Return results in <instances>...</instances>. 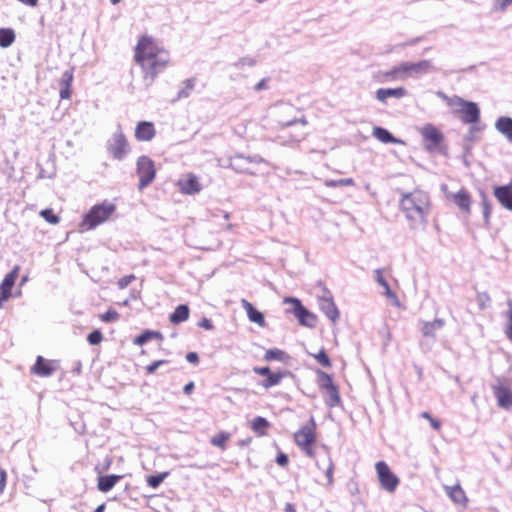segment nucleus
<instances>
[{
    "mask_svg": "<svg viewBox=\"0 0 512 512\" xmlns=\"http://www.w3.org/2000/svg\"><path fill=\"white\" fill-rule=\"evenodd\" d=\"M284 303H292L294 305L293 313L299 320L300 324L307 327H315L317 319L314 314L308 311L298 300L293 297L284 298Z\"/></svg>",
    "mask_w": 512,
    "mask_h": 512,
    "instance_id": "nucleus-10",
    "label": "nucleus"
},
{
    "mask_svg": "<svg viewBox=\"0 0 512 512\" xmlns=\"http://www.w3.org/2000/svg\"><path fill=\"white\" fill-rule=\"evenodd\" d=\"M39 215L45 219L48 223L52 225H56L60 222V217L57 216L51 208L43 209L40 211Z\"/></svg>",
    "mask_w": 512,
    "mask_h": 512,
    "instance_id": "nucleus-38",
    "label": "nucleus"
},
{
    "mask_svg": "<svg viewBox=\"0 0 512 512\" xmlns=\"http://www.w3.org/2000/svg\"><path fill=\"white\" fill-rule=\"evenodd\" d=\"M199 326L204 328V329H207V330H210V329L213 328L211 321L209 319H207V318H203L199 322Z\"/></svg>",
    "mask_w": 512,
    "mask_h": 512,
    "instance_id": "nucleus-58",
    "label": "nucleus"
},
{
    "mask_svg": "<svg viewBox=\"0 0 512 512\" xmlns=\"http://www.w3.org/2000/svg\"><path fill=\"white\" fill-rule=\"evenodd\" d=\"M324 185L326 187H342L343 186V179L338 180H325Z\"/></svg>",
    "mask_w": 512,
    "mask_h": 512,
    "instance_id": "nucleus-54",
    "label": "nucleus"
},
{
    "mask_svg": "<svg viewBox=\"0 0 512 512\" xmlns=\"http://www.w3.org/2000/svg\"><path fill=\"white\" fill-rule=\"evenodd\" d=\"M482 206H483L484 217L486 219H488L489 215L491 213V207H490L489 203L487 202V199L485 198V196H483V199H482Z\"/></svg>",
    "mask_w": 512,
    "mask_h": 512,
    "instance_id": "nucleus-53",
    "label": "nucleus"
},
{
    "mask_svg": "<svg viewBox=\"0 0 512 512\" xmlns=\"http://www.w3.org/2000/svg\"><path fill=\"white\" fill-rule=\"evenodd\" d=\"M179 191L184 195H194L202 190L198 176L194 173H185L176 182Z\"/></svg>",
    "mask_w": 512,
    "mask_h": 512,
    "instance_id": "nucleus-11",
    "label": "nucleus"
},
{
    "mask_svg": "<svg viewBox=\"0 0 512 512\" xmlns=\"http://www.w3.org/2000/svg\"><path fill=\"white\" fill-rule=\"evenodd\" d=\"M314 357L322 366H324V367L331 366V362L323 350H321L319 353L315 354Z\"/></svg>",
    "mask_w": 512,
    "mask_h": 512,
    "instance_id": "nucleus-45",
    "label": "nucleus"
},
{
    "mask_svg": "<svg viewBox=\"0 0 512 512\" xmlns=\"http://www.w3.org/2000/svg\"><path fill=\"white\" fill-rule=\"evenodd\" d=\"M134 62L140 67L146 86L152 85L171 63L169 51L151 35H141L134 47Z\"/></svg>",
    "mask_w": 512,
    "mask_h": 512,
    "instance_id": "nucleus-1",
    "label": "nucleus"
},
{
    "mask_svg": "<svg viewBox=\"0 0 512 512\" xmlns=\"http://www.w3.org/2000/svg\"><path fill=\"white\" fill-rule=\"evenodd\" d=\"M316 465L319 469L324 471L328 480V485L331 486L333 484L334 464L330 456L327 454L325 459L322 461H317Z\"/></svg>",
    "mask_w": 512,
    "mask_h": 512,
    "instance_id": "nucleus-31",
    "label": "nucleus"
},
{
    "mask_svg": "<svg viewBox=\"0 0 512 512\" xmlns=\"http://www.w3.org/2000/svg\"><path fill=\"white\" fill-rule=\"evenodd\" d=\"M115 211L116 205L109 201H104L100 204L94 205L84 215L80 227L85 231L92 230L107 221Z\"/></svg>",
    "mask_w": 512,
    "mask_h": 512,
    "instance_id": "nucleus-4",
    "label": "nucleus"
},
{
    "mask_svg": "<svg viewBox=\"0 0 512 512\" xmlns=\"http://www.w3.org/2000/svg\"><path fill=\"white\" fill-rule=\"evenodd\" d=\"M190 310L185 304L178 305L174 312L170 314L169 320L172 324H179L189 318Z\"/></svg>",
    "mask_w": 512,
    "mask_h": 512,
    "instance_id": "nucleus-29",
    "label": "nucleus"
},
{
    "mask_svg": "<svg viewBox=\"0 0 512 512\" xmlns=\"http://www.w3.org/2000/svg\"><path fill=\"white\" fill-rule=\"evenodd\" d=\"M509 309L506 311L505 316L507 317L508 323L504 328L506 337L512 342V303H508Z\"/></svg>",
    "mask_w": 512,
    "mask_h": 512,
    "instance_id": "nucleus-40",
    "label": "nucleus"
},
{
    "mask_svg": "<svg viewBox=\"0 0 512 512\" xmlns=\"http://www.w3.org/2000/svg\"><path fill=\"white\" fill-rule=\"evenodd\" d=\"M267 162L260 157H243L241 155L230 159V166L238 172L250 174L263 173L258 166H267Z\"/></svg>",
    "mask_w": 512,
    "mask_h": 512,
    "instance_id": "nucleus-7",
    "label": "nucleus"
},
{
    "mask_svg": "<svg viewBox=\"0 0 512 512\" xmlns=\"http://www.w3.org/2000/svg\"><path fill=\"white\" fill-rule=\"evenodd\" d=\"M407 90L404 87L397 88H380L376 91V98L382 103H386L389 97L403 98L407 95Z\"/></svg>",
    "mask_w": 512,
    "mask_h": 512,
    "instance_id": "nucleus-21",
    "label": "nucleus"
},
{
    "mask_svg": "<svg viewBox=\"0 0 512 512\" xmlns=\"http://www.w3.org/2000/svg\"><path fill=\"white\" fill-rule=\"evenodd\" d=\"M18 1L26 6H29V7H36L39 2V0H18Z\"/></svg>",
    "mask_w": 512,
    "mask_h": 512,
    "instance_id": "nucleus-60",
    "label": "nucleus"
},
{
    "mask_svg": "<svg viewBox=\"0 0 512 512\" xmlns=\"http://www.w3.org/2000/svg\"><path fill=\"white\" fill-rule=\"evenodd\" d=\"M493 392L500 407L509 410L512 408V391L502 384L494 385Z\"/></svg>",
    "mask_w": 512,
    "mask_h": 512,
    "instance_id": "nucleus-18",
    "label": "nucleus"
},
{
    "mask_svg": "<svg viewBox=\"0 0 512 512\" xmlns=\"http://www.w3.org/2000/svg\"><path fill=\"white\" fill-rule=\"evenodd\" d=\"M162 338V334L158 331L145 330L133 340V343L137 346H142L151 339L161 340Z\"/></svg>",
    "mask_w": 512,
    "mask_h": 512,
    "instance_id": "nucleus-32",
    "label": "nucleus"
},
{
    "mask_svg": "<svg viewBox=\"0 0 512 512\" xmlns=\"http://www.w3.org/2000/svg\"><path fill=\"white\" fill-rule=\"evenodd\" d=\"M186 360L189 363L197 365L199 363V356L196 352H188L186 354Z\"/></svg>",
    "mask_w": 512,
    "mask_h": 512,
    "instance_id": "nucleus-52",
    "label": "nucleus"
},
{
    "mask_svg": "<svg viewBox=\"0 0 512 512\" xmlns=\"http://www.w3.org/2000/svg\"><path fill=\"white\" fill-rule=\"evenodd\" d=\"M318 375L320 378L319 386L321 389L327 391V390L335 387V385L333 384L332 378L328 374L320 371L318 373Z\"/></svg>",
    "mask_w": 512,
    "mask_h": 512,
    "instance_id": "nucleus-39",
    "label": "nucleus"
},
{
    "mask_svg": "<svg viewBox=\"0 0 512 512\" xmlns=\"http://www.w3.org/2000/svg\"><path fill=\"white\" fill-rule=\"evenodd\" d=\"M436 69L431 61L402 62L384 73L387 81H405L434 72Z\"/></svg>",
    "mask_w": 512,
    "mask_h": 512,
    "instance_id": "nucleus-3",
    "label": "nucleus"
},
{
    "mask_svg": "<svg viewBox=\"0 0 512 512\" xmlns=\"http://www.w3.org/2000/svg\"><path fill=\"white\" fill-rule=\"evenodd\" d=\"M438 96H440L446 102V104L452 109V112L456 115L459 114L461 109L468 102L459 96L448 97L442 92H438Z\"/></svg>",
    "mask_w": 512,
    "mask_h": 512,
    "instance_id": "nucleus-28",
    "label": "nucleus"
},
{
    "mask_svg": "<svg viewBox=\"0 0 512 512\" xmlns=\"http://www.w3.org/2000/svg\"><path fill=\"white\" fill-rule=\"evenodd\" d=\"M376 274H377V277H376V280L377 282L383 287H387L389 286L387 281L384 279V277L382 276L381 272L379 270L376 271Z\"/></svg>",
    "mask_w": 512,
    "mask_h": 512,
    "instance_id": "nucleus-59",
    "label": "nucleus"
},
{
    "mask_svg": "<svg viewBox=\"0 0 512 512\" xmlns=\"http://www.w3.org/2000/svg\"><path fill=\"white\" fill-rule=\"evenodd\" d=\"M15 40V33L11 28H0V47H9Z\"/></svg>",
    "mask_w": 512,
    "mask_h": 512,
    "instance_id": "nucleus-33",
    "label": "nucleus"
},
{
    "mask_svg": "<svg viewBox=\"0 0 512 512\" xmlns=\"http://www.w3.org/2000/svg\"><path fill=\"white\" fill-rule=\"evenodd\" d=\"M284 510L285 512H296L294 505L291 503H286Z\"/></svg>",
    "mask_w": 512,
    "mask_h": 512,
    "instance_id": "nucleus-63",
    "label": "nucleus"
},
{
    "mask_svg": "<svg viewBox=\"0 0 512 512\" xmlns=\"http://www.w3.org/2000/svg\"><path fill=\"white\" fill-rule=\"evenodd\" d=\"M355 182L352 178H344L343 186H354Z\"/></svg>",
    "mask_w": 512,
    "mask_h": 512,
    "instance_id": "nucleus-64",
    "label": "nucleus"
},
{
    "mask_svg": "<svg viewBox=\"0 0 512 512\" xmlns=\"http://www.w3.org/2000/svg\"><path fill=\"white\" fill-rule=\"evenodd\" d=\"M477 301H478V304H479V307L481 309H485L486 307L489 306V303H490V297L487 293H479L477 295Z\"/></svg>",
    "mask_w": 512,
    "mask_h": 512,
    "instance_id": "nucleus-47",
    "label": "nucleus"
},
{
    "mask_svg": "<svg viewBox=\"0 0 512 512\" xmlns=\"http://www.w3.org/2000/svg\"><path fill=\"white\" fill-rule=\"evenodd\" d=\"M243 309L246 311L247 317L250 322L255 323L261 328L266 327V321L263 313L258 311L250 302L245 299L241 300Z\"/></svg>",
    "mask_w": 512,
    "mask_h": 512,
    "instance_id": "nucleus-19",
    "label": "nucleus"
},
{
    "mask_svg": "<svg viewBox=\"0 0 512 512\" xmlns=\"http://www.w3.org/2000/svg\"><path fill=\"white\" fill-rule=\"evenodd\" d=\"M325 403L329 407H335L340 403V396L336 387L326 391Z\"/></svg>",
    "mask_w": 512,
    "mask_h": 512,
    "instance_id": "nucleus-37",
    "label": "nucleus"
},
{
    "mask_svg": "<svg viewBox=\"0 0 512 512\" xmlns=\"http://www.w3.org/2000/svg\"><path fill=\"white\" fill-rule=\"evenodd\" d=\"M458 116L465 124H475L480 120V109L477 103L468 101L461 109Z\"/></svg>",
    "mask_w": 512,
    "mask_h": 512,
    "instance_id": "nucleus-16",
    "label": "nucleus"
},
{
    "mask_svg": "<svg viewBox=\"0 0 512 512\" xmlns=\"http://www.w3.org/2000/svg\"><path fill=\"white\" fill-rule=\"evenodd\" d=\"M511 5L512 0H494V8L497 11H505Z\"/></svg>",
    "mask_w": 512,
    "mask_h": 512,
    "instance_id": "nucleus-48",
    "label": "nucleus"
},
{
    "mask_svg": "<svg viewBox=\"0 0 512 512\" xmlns=\"http://www.w3.org/2000/svg\"><path fill=\"white\" fill-rule=\"evenodd\" d=\"M399 205L412 229L427 224L431 202L426 192L414 190L410 193H404L402 194Z\"/></svg>",
    "mask_w": 512,
    "mask_h": 512,
    "instance_id": "nucleus-2",
    "label": "nucleus"
},
{
    "mask_svg": "<svg viewBox=\"0 0 512 512\" xmlns=\"http://www.w3.org/2000/svg\"><path fill=\"white\" fill-rule=\"evenodd\" d=\"M375 469L382 489L390 493L394 492L399 484V478L383 461L377 462Z\"/></svg>",
    "mask_w": 512,
    "mask_h": 512,
    "instance_id": "nucleus-9",
    "label": "nucleus"
},
{
    "mask_svg": "<svg viewBox=\"0 0 512 512\" xmlns=\"http://www.w3.org/2000/svg\"><path fill=\"white\" fill-rule=\"evenodd\" d=\"M384 289H385V295H386L389 299L393 300V303H394L396 306H398V305H399V300H398V297L396 296V294H395L394 292H392V291H391V289H390V287H389V286L385 287Z\"/></svg>",
    "mask_w": 512,
    "mask_h": 512,
    "instance_id": "nucleus-51",
    "label": "nucleus"
},
{
    "mask_svg": "<svg viewBox=\"0 0 512 512\" xmlns=\"http://www.w3.org/2000/svg\"><path fill=\"white\" fill-rule=\"evenodd\" d=\"M429 422H430V425L432 426L433 429L439 430L441 428V422L439 420H437V419L432 417L429 420Z\"/></svg>",
    "mask_w": 512,
    "mask_h": 512,
    "instance_id": "nucleus-61",
    "label": "nucleus"
},
{
    "mask_svg": "<svg viewBox=\"0 0 512 512\" xmlns=\"http://www.w3.org/2000/svg\"><path fill=\"white\" fill-rule=\"evenodd\" d=\"M168 363H169V361L166 359L153 361L152 363H150L149 365H147L145 367V374L152 375L156 372L157 368H159L162 365L168 364Z\"/></svg>",
    "mask_w": 512,
    "mask_h": 512,
    "instance_id": "nucleus-43",
    "label": "nucleus"
},
{
    "mask_svg": "<svg viewBox=\"0 0 512 512\" xmlns=\"http://www.w3.org/2000/svg\"><path fill=\"white\" fill-rule=\"evenodd\" d=\"M444 489L447 493V495L450 497V499L457 505L466 507L468 498L464 492V490L461 488L460 484H456L453 486H444Z\"/></svg>",
    "mask_w": 512,
    "mask_h": 512,
    "instance_id": "nucleus-22",
    "label": "nucleus"
},
{
    "mask_svg": "<svg viewBox=\"0 0 512 512\" xmlns=\"http://www.w3.org/2000/svg\"><path fill=\"white\" fill-rule=\"evenodd\" d=\"M7 482V473L5 469L0 468V495L4 492Z\"/></svg>",
    "mask_w": 512,
    "mask_h": 512,
    "instance_id": "nucleus-50",
    "label": "nucleus"
},
{
    "mask_svg": "<svg viewBox=\"0 0 512 512\" xmlns=\"http://www.w3.org/2000/svg\"><path fill=\"white\" fill-rule=\"evenodd\" d=\"M316 424L313 418H310L309 422L302 426L297 432L294 433V441L296 445L305 452L308 457L314 456L312 444L316 439Z\"/></svg>",
    "mask_w": 512,
    "mask_h": 512,
    "instance_id": "nucleus-5",
    "label": "nucleus"
},
{
    "mask_svg": "<svg viewBox=\"0 0 512 512\" xmlns=\"http://www.w3.org/2000/svg\"><path fill=\"white\" fill-rule=\"evenodd\" d=\"M420 325L422 335L427 339V344L430 347L435 341L437 331L444 327L445 321L436 318L433 321H421Z\"/></svg>",
    "mask_w": 512,
    "mask_h": 512,
    "instance_id": "nucleus-14",
    "label": "nucleus"
},
{
    "mask_svg": "<svg viewBox=\"0 0 512 512\" xmlns=\"http://www.w3.org/2000/svg\"><path fill=\"white\" fill-rule=\"evenodd\" d=\"M211 442L218 447H223L224 446V434L220 433L217 436L213 437Z\"/></svg>",
    "mask_w": 512,
    "mask_h": 512,
    "instance_id": "nucleus-55",
    "label": "nucleus"
},
{
    "mask_svg": "<svg viewBox=\"0 0 512 512\" xmlns=\"http://www.w3.org/2000/svg\"><path fill=\"white\" fill-rule=\"evenodd\" d=\"M133 280H135V276L134 275H127V276H124L122 277L121 279H119L118 281V286L120 288H125L126 286H128Z\"/></svg>",
    "mask_w": 512,
    "mask_h": 512,
    "instance_id": "nucleus-49",
    "label": "nucleus"
},
{
    "mask_svg": "<svg viewBox=\"0 0 512 512\" xmlns=\"http://www.w3.org/2000/svg\"><path fill=\"white\" fill-rule=\"evenodd\" d=\"M73 69L67 70L63 73L60 81V98L61 99H70L72 95V82H73Z\"/></svg>",
    "mask_w": 512,
    "mask_h": 512,
    "instance_id": "nucleus-23",
    "label": "nucleus"
},
{
    "mask_svg": "<svg viewBox=\"0 0 512 512\" xmlns=\"http://www.w3.org/2000/svg\"><path fill=\"white\" fill-rule=\"evenodd\" d=\"M122 478L121 475H104L98 477L97 488L99 491L106 493L110 491Z\"/></svg>",
    "mask_w": 512,
    "mask_h": 512,
    "instance_id": "nucleus-26",
    "label": "nucleus"
},
{
    "mask_svg": "<svg viewBox=\"0 0 512 512\" xmlns=\"http://www.w3.org/2000/svg\"><path fill=\"white\" fill-rule=\"evenodd\" d=\"M156 135V129L152 122L150 121H140L137 123L134 136L137 141L140 142H149Z\"/></svg>",
    "mask_w": 512,
    "mask_h": 512,
    "instance_id": "nucleus-15",
    "label": "nucleus"
},
{
    "mask_svg": "<svg viewBox=\"0 0 512 512\" xmlns=\"http://www.w3.org/2000/svg\"><path fill=\"white\" fill-rule=\"evenodd\" d=\"M194 389V383L193 382H189L188 384H186L183 388V391L184 393L186 394H191L192 390Z\"/></svg>",
    "mask_w": 512,
    "mask_h": 512,
    "instance_id": "nucleus-62",
    "label": "nucleus"
},
{
    "mask_svg": "<svg viewBox=\"0 0 512 512\" xmlns=\"http://www.w3.org/2000/svg\"><path fill=\"white\" fill-rule=\"evenodd\" d=\"M87 340L91 345H98L103 340V335L101 331L94 330L88 335Z\"/></svg>",
    "mask_w": 512,
    "mask_h": 512,
    "instance_id": "nucleus-44",
    "label": "nucleus"
},
{
    "mask_svg": "<svg viewBox=\"0 0 512 512\" xmlns=\"http://www.w3.org/2000/svg\"><path fill=\"white\" fill-rule=\"evenodd\" d=\"M284 377V373H269L266 376V379L261 382V386L268 389L273 386H276L280 383L281 379Z\"/></svg>",
    "mask_w": 512,
    "mask_h": 512,
    "instance_id": "nucleus-35",
    "label": "nucleus"
},
{
    "mask_svg": "<svg viewBox=\"0 0 512 512\" xmlns=\"http://www.w3.org/2000/svg\"><path fill=\"white\" fill-rule=\"evenodd\" d=\"M19 266H15L8 274L5 275L0 284V295L2 300H8L11 297L12 288L19 274Z\"/></svg>",
    "mask_w": 512,
    "mask_h": 512,
    "instance_id": "nucleus-17",
    "label": "nucleus"
},
{
    "mask_svg": "<svg viewBox=\"0 0 512 512\" xmlns=\"http://www.w3.org/2000/svg\"><path fill=\"white\" fill-rule=\"evenodd\" d=\"M285 356H286L285 352L282 350H279V349H270V350L266 351V353H265V359L267 361H271V360L283 361Z\"/></svg>",
    "mask_w": 512,
    "mask_h": 512,
    "instance_id": "nucleus-41",
    "label": "nucleus"
},
{
    "mask_svg": "<svg viewBox=\"0 0 512 512\" xmlns=\"http://www.w3.org/2000/svg\"><path fill=\"white\" fill-rule=\"evenodd\" d=\"M372 135L382 143L403 144V142L395 138L388 130L382 127H375Z\"/></svg>",
    "mask_w": 512,
    "mask_h": 512,
    "instance_id": "nucleus-30",
    "label": "nucleus"
},
{
    "mask_svg": "<svg viewBox=\"0 0 512 512\" xmlns=\"http://www.w3.org/2000/svg\"><path fill=\"white\" fill-rule=\"evenodd\" d=\"M495 129L512 144V118L501 116L495 122Z\"/></svg>",
    "mask_w": 512,
    "mask_h": 512,
    "instance_id": "nucleus-24",
    "label": "nucleus"
},
{
    "mask_svg": "<svg viewBox=\"0 0 512 512\" xmlns=\"http://www.w3.org/2000/svg\"><path fill=\"white\" fill-rule=\"evenodd\" d=\"M255 64V61L251 57H244L239 59L236 63H234L232 66L234 67H252Z\"/></svg>",
    "mask_w": 512,
    "mask_h": 512,
    "instance_id": "nucleus-46",
    "label": "nucleus"
},
{
    "mask_svg": "<svg viewBox=\"0 0 512 512\" xmlns=\"http://www.w3.org/2000/svg\"><path fill=\"white\" fill-rule=\"evenodd\" d=\"M428 151H435L443 140V134L432 124H426L420 129Z\"/></svg>",
    "mask_w": 512,
    "mask_h": 512,
    "instance_id": "nucleus-12",
    "label": "nucleus"
},
{
    "mask_svg": "<svg viewBox=\"0 0 512 512\" xmlns=\"http://www.w3.org/2000/svg\"><path fill=\"white\" fill-rule=\"evenodd\" d=\"M107 151L116 160H123L130 151L129 142L122 131L115 132L107 141Z\"/></svg>",
    "mask_w": 512,
    "mask_h": 512,
    "instance_id": "nucleus-6",
    "label": "nucleus"
},
{
    "mask_svg": "<svg viewBox=\"0 0 512 512\" xmlns=\"http://www.w3.org/2000/svg\"><path fill=\"white\" fill-rule=\"evenodd\" d=\"M254 372L259 375H265L267 376L269 373H271L269 367H255Z\"/></svg>",
    "mask_w": 512,
    "mask_h": 512,
    "instance_id": "nucleus-57",
    "label": "nucleus"
},
{
    "mask_svg": "<svg viewBox=\"0 0 512 512\" xmlns=\"http://www.w3.org/2000/svg\"><path fill=\"white\" fill-rule=\"evenodd\" d=\"M137 175L139 177V188L148 186L156 176L154 162L148 156H140L137 160Z\"/></svg>",
    "mask_w": 512,
    "mask_h": 512,
    "instance_id": "nucleus-8",
    "label": "nucleus"
},
{
    "mask_svg": "<svg viewBox=\"0 0 512 512\" xmlns=\"http://www.w3.org/2000/svg\"><path fill=\"white\" fill-rule=\"evenodd\" d=\"M276 462L280 466H285L288 463V457L285 454L280 453L276 458Z\"/></svg>",
    "mask_w": 512,
    "mask_h": 512,
    "instance_id": "nucleus-56",
    "label": "nucleus"
},
{
    "mask_svg": "<svg viewBox=\"0 0 512 512\" xmlns=\"http://www.w3.org/2000/svg\"><path fill=\"white\" fill-rule=\"evenodd\" d=\"M320 308L323 313L332 321L336 322L339 318V311L336 308L331 297H323L320 299Z\"/></svg>",
    "mask_w": 512,
    "mask_h": 512,
    "instance_id": "nucleus-25",
    "label": "nucleus"
},
{
    "mask_svg": "<svg viewBox=\"0 0 512 512\" xmlns=\"http://www.w3.org/2000/svg\"><path fill=\"white\" fill-rule=\"evenodd\" d=\"M452 198L460 210L467 214L470 213L471 199L465 190L461 189L457 193L453 194Z\"/></svg>",
    "mask_w": 512,
    "mask_h": 512,
    "instance_id": "nucleus-27",
    "label": "nucleus"
},
{
    "mask_svg": "<svg viewBox=\"0 0 512 512\" xmlns=\"http://www.w3.org/2000/svg\"><path fill=\"white\" fill-rule=\"evenodd\" d=\"M494 195L503 207L512 211V187L509 185L496 187Z\"/></svg>",
    "mask_w": 512,
    "mask_h": 512,
    "instance_id": "nucleus-20",
    "label": "nucleus"
},
{
    "mask_svg": "<svg viewBox=\"0 0 512 512\" xmlns=\"http://www.w3.org/2000/svg\"><path fill=\"white\" fill-rule=\"evenodd\" d=\"M99 318L103 322H115L119 318V313L115 309H108L105 313L100 314Z\"/></svg>",
    "mask_w": 512,
    "mask_h": 512,
    "instance_id": "nucleus-42",
    "label": "nucleus"
},
{
    "mask_svg": "<svg viewBox=\"0 0 512 512\" xmlns=\"http://www.w3.org/2000/svg\"><path fill=\"white\" fill-rule=\"evenodd\" d=\"M57 368V361L46 360L42 356H37L34 365L30 369V372L31 374L37 375L39 377H49L57 370Z\"/></svg>",
    "mask_w": 512,
    "mask_h": 512,
    "instance_id": "nucleus-13",
    "label": "nucleus"
},
{
    "mask_svg": "<svg viewBox=\"0 0 512 512\" xmlns=\"http://www.w3.org/2000/svg\"><path fill=\"white\" fill-rule=\"evenodd\" d=\"M169 476V472L165 471L157 475H149L146 477V483L153 489L158 488L161 483Z\"/></svg>",
    "mask_w": 512,
    "mask_h": 512,
    "instance_id": "nucleus-36",
    "label": "nucleus"
},
{
    "mask_svg": "<svg viewBox=\"0 0 512 512\" xmlns=\"http://www.w3.org/2000/svg\"><path fill=\"white\" fill-rule=\"evenodd\" d=\"M268 427H269V422L263 417H256L251 422L252 430L260 436H262L266 433V429Z\"/></svg>",
    "mask_w": 512,
    "mask_h": 512,
    "instance_id": "nucleus-34",
    "label": "nucleus"
}]
</instances>
